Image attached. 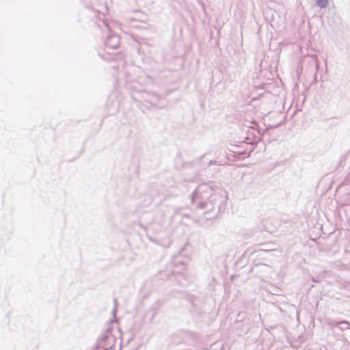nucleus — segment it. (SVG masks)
Returning a JSON list of instances; mask_svg holds the SVG:
<instances>
[{"mask_svg": "<svg viewBox=\"0 0 350 350\" xmlns=\"http://www.w3.org/2000/svg\"><path fill=\"white\" fill-rule=\"evenodd\" d=\"M316 2L320 8H325L327 5V0H316Z\"/></svg>", "mask_w": 350, "mask_h": 350, "instance_id": "obj_1", "label": "nucleus"}]
</instances>
